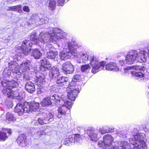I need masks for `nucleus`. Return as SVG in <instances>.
<instances>
[{
  "label": "nucleus",
  "mask_w": 149,
  "mask_h": 149,
  "mask_svg": "<svg viewBox=\"0 0 149 149\" xmlns=\"http://www.w3.org/2000/svg\"><path fill=\"white\" fill-rule=\"evenodd\" d=\"M143 134H139L135 135L133 138L130 139L129 141L132 146L125 141L119 142L118 145L122 149H146L147 145L143 139Z\"/></svg>",
  "instance_id": "nucleus-1"
},
{
  "label": "nucleus",
  "mask_w": 149,
  "mask_h": 149,
  "mask_svg": "<svg viewBox=\"0 0 149 149\" xmlns=\"http://www.w3.org/2000/svg\"><path fill=\"white\" fill-rule=\"evenodd\" d=\"M87 60L90 61V63L92 67V72L94 74L103 69L105 65L104 62H98L96 58L92 54L88 56L86 53L81 52L77 57V61L79 63H85Z\"/></svg>",
  "instance_id": "nucleus-2"
},
{
  "label": "nucleus",
  "mask_w": 149,
  "mask_h": 149,
  "mask_svg": "<svg viewBox=\"0 0 149 149\" xmlns=\"http://www.w3.org/2000/svg\"><path fill=\"white\" fill-rule=\"evenodd\" d=\"M2 84L3 87L2 91L3 94L10 98H15L18 99L19 97V93L17 91H11V89L18 85V83L14 81L2 82Z\"/></svg>",
  "instance_id": "nucleus-3"
},
{
  "label": "nucleus",
  "mask_w": 149,
  "mask_h": 149,
  "mask_svg": "<svg viewBox=\"0 0 149 149\" xmlns=\"http://www.w3.org/2000/svg\"><path fill=\"white\" fill-rule=\"evenodd\" d=\"M52 33V31L48 32L47 33L42 32L39 34L38 39L36 34H31L30 36V39L31 40L33 41V43L36 44H38L39 41L42 43L45 44L48 42L50 40L52 41V38L51 37Z\"/></svg>",
  "instance_id": "nucleus-4"
},
{
  "label": "nucleus",
  "mask_w": 149,
  "mask_h": 149,
  "mask_svg": "<svg viewBox=\"0 0 149 149\" xmlns=\"http://www.w3.org/2000/svg\"><path fill=\"white\" fill-rule=\"evenodd\" d=\"M77 86L74 85H72V83L70 84L69 86L67 89V95L68 98L66 100L69 101V100L71 101H74L77 97V95L79 93V89L76 88Z\"/></svg>",
  "instance_id": "nucleus-5"
},
{
  "label": "nucleus",
  "mask_w": 149,
  "mask_h": 149,
  "mask_svg": "<svg viewBox=\"0 0 149 149\" xmlns=\"http://www.w3.org/2000/svg\"><path fill=\"white\" fill-rule=\"evenodd\" d=\"M103 142L100 141L98 142V145L104 149H107L112 144L113 139L112 136L110 134L105 135L103 136Z\"/></svg>",
  "instance_id": "nucleus-6"
},
{
  "label": "nucleus",
  "mask_w": 149,
  "mask_h": 149,
  "mask_svg": "<svg viewBox=\"0 0 149 149\" xmlns=\"http://www.w3.org/2000/svg\"><path fill=\"white\" fill-rule=\"evenodd\" d=\"M138 54L137 52L135 50H132L129 52L126 56L125 62L129 64H133L137 59Z\"/></svg>",
  "instance_id": "nucleus-7"
},
{
  "label": "nucleus",
  "mask_w": 149,
  "mask_h": 149,
  "mask_svg": "<svg viewBox=\"0 0 149 149\" xmlns=\"http://www.w3.org/2000/svg\"><path fill=\"white\" fill-rule=\"evenodd\" d=\"M64 104L60 108L58 109V114L57 117L58 118L61 117L59 116V114L61 115H65L66 114V112L68 109H70L72 107V103L71 102L67 100L66 101H64Z\"/></svg>",
  "instance_id": "nucleus-8"
},
{
  "label": "nucleus",
  "mask_w": 149,
  "mask_h": 149,
  "mask_svg": "<svg viewBox=\"0 0 149 149\" xmlns=\"http://www.w3.org/2000/svg\"><path fill=\"white\" fill-rule=\"evenodd\" d=\"M61 69L65 74H72L74 71V66L70 62L67 61L63 64Z\"/></svg>",
  "instance_id": "nucleus-9"
},
{
  "label": "nucleus",
  "mask_w": 149,
  "mask_h": 149,
  "mask_svg": "<svg viewBox=\"0 0 149 149\" xmlns=\"http://www.w3.org/2000/svg\"><path fill=\"white\" fill-rule=\"evenodd\" d=\"M52 31L53 32H52L51 37V38H52V42L53 40L56 41L57 39L64 38L65 37L66 34L65 33L60 32L59 30L57 29L54 30L52 29Z\"/></svg>",
  "instance_id": "nucleus-10"
},
{
  "label": "nucleus",
  "mask_w": 149,
  "mask_h": 149,
  "mask_svg": "<svg viewBox=\"0 0 149 149\" xmlns=\"http://www.w3.org/2000/svg\"><path fill=\"white\" fill-rule=\"evenodd\" d=\"M31 45V42L29 40H25L23 42L21 49L24 55H27L30 52Z\"/></svg>",
  "instance_id": "nucleus-11"
},
{
  "label": "nucleus",
  "mask_w": 149,
  "mask_h": 149,
  "mask_svg": "<svg viewBox=\"0 0 149 149\" xmlns=\"http://www.w3.org/2000/svg\"><path fill=\"white\" fill-rule=\"evenodd\" d=\"M53 48L52 47L51 45L48 44L45 47V49L49 51L47 52V57L50 59H53L55 58L56 56L58 54V52H57L54 51L52 50Z\"/></svg>",
  "instance_id": "nucleus-12"
},
{
  "label": "nucleus",
  "mask_w": 149,
  "mask_h": 149,
  "mask_svg": "<svg viewBox=\"0 0 149 149\" xmlns=\"http://www.w3.org/2000/svg\"><path fill=\"white\" fill-rule=\"evenodd\" d=\"M41 65L40 70L42 71H45L52 69L51 65L47 60L44 58L40 61Z\"/></svg>",
  "instance_id": "nucleus-13"
},
{
  "label": "nucleus",
  "mask_w": 149,
  "mask_h": 149,
  "mask_svg": "<svg viewBox=\"0 0 149 149\" xmlns=\"http://www.w3.org/2000/svg\"><path fill=\"white\" fill-rule=\"evenodd\" d=\"M32 67L31 63L29 61L23 62L19 67L20 70L23 72L30 70Z\"/></svg>",
  "instance_id": "nucleus-14"
},
{
  "label": "nucleus",
  "mask_w": 149,
  "mask_h": 149,
  "mask_svg": "<svg viewBox=\"0 0 149 149\" xmlns=\"http://www.w3.org/2000/svg\"><path fill=\"white\" fill-rule=\"evenodd\" d=\"M17 63L15 61H11L8 63L9 68L12 72L20 75L21 72H20L19 71L17 70Z\"/></svg>",
  "instance_id": "nucleus-15"
},
{
  "label": "nucleus",
  "mask_w": 149,
  "mask_h": 149,
  "mask_svg": "<svg viewBox=\"0 0 149 149\" xmlns=\"http://www.w3.org/2000/svg\"><path fill=\"white\" fill-rule=\"evenodd\" d=\"M105 69L107 70L111 71L113 70L117 71L119 70V68L116 65V63H115L111 62L106 65Z\"/></svg>",
  "instance_id": "nucleus-16"
},
{
  "label": "nucleus",
  "mask_w": 149,
  "mask_h": 149,
  "mask_svg": "<svg viewBox=\"0 0 149 149\" xmlns=\"http://www.w3.org/2000/svg\"><path fill=\"white\" fill-rule=\"evenodd\" d=\"M137 60L138 62L141 63L145 62L147 61L146 52L144 51H141L138 54Z\"/></svg>",
  "instance_id": "nucleus-17"
},
{
  "label": "nucleus",
  "mask_w": 149,
  "mask_h": 149,
  "mask_svg": "<svg viewBox=\"0 0 149 149\" xmlns=\"http://www.w3.org/2000/svg\"><path fill=\"white\" fill-rule=\"evenodd\" d=\"M25 89L29 92L32 93L35 90V88L33 83L31 81L27 82L25 85Z\"/></svg>",
  "instance_id": "nucleus-18"
},
{
  "label": "nucleus",
  "mask_w": 149,
  "mask_h": 149,
  "mask_svg": "<svg viewBox=\"0 0 149 149\" xmlns=\"http://www.w3.org/2000/svg\"><path fill=\"white\" fill-rule=\"evenodd\" d=\"M65 49L60 52V56L61 60L65 61L67 59H69L71 57V53L68 51L65 52Z\"/></svg>",
  "instance_id": "nucleus-19"
},
{
  "label": "nucleus",
  "mask_w": 149,
  "mask_h": 149,
  "mask_svg": "<svg viewBox=\"0 0 149 149\" xmlns=\"http://www.w3.org/2000/svg\"><path fill=\"white\" fill-rule=\"evenodd\" d=\"M26 136L24 134L19 135L17 139V142L18 144L20 146L23 147L26 145L25 140Z\"/></svg>",
  "instance_id": "nucleus-20"
},
{
  "label": "nucleus",
  "mask_w": 149,
  "mask_h": 149,
  "mask_svg": "<svg viewBox=\"0 0 149 149\" xmlns=\"http://www.w3.org/2000/svg\"><path fill=\"white\" fill-rule=\"evenodd\" d=\"M97 132L95 130H89L87 131L88 134L92 140L96 141L98 140Z\"/></svg>",
  "instance_id": "nucleus-21"
},
{
  "label": "nucleus",
  "mask_w": 149,
  "mask_h": 149,
  "mask_svg": "<svg viewBox=\"0 0 149 149\" xmlns=\"http://www.w3.org/2000/svg\"><path fill=\"white\" fill-rule=\"evenodd\" d=\"M51 99L57 102H64V101H66L67 100L66 98L64 97V95H61V97H60L58 95L56 94L53 95Z\"/></svg>",
  "instance_id": "nucleus-22"
},
{
  "label": "nucleus",
  "mask_w": 149,
  "mask_h": 149,
  "mask_svg": "<svg viewBox=\"0 0 149 149\" xmlns=\"http://www.w3.org/2000/svg\"><path fill=\"white\" fill-rule=\"evenodd\" d=\"M68 79L66 77H59L56 81L57 86H62L65 85L67 82H68Z\"/></svg>",
  "instance_id": "nucleus-23"
},
{
  "label": "nucleus",
  "mask_w": 149,
  "mask_h": 149,
  "mask_svg": "<svg viewBox=\"0 0 149 149\" xmlns=\"http://www.w3.org/2000/svg\"><path fill=\"white\" fill-rule=\"evenodd\" d=\"M37 84L39 86H42L45 84V80L43 76L37 75L36 79Z\"/></svg>",
  "instance_id": "nucleus-24"
},
{
  "label": "nucleus",
  "mask_w": 149,
  "mask_h": 149,
  "mask_svg": "<svg viewBox=\"0 0 149 149\" xmlns=\"http://www.w3.org/2000/svg\"><path fill=\"white\" fill-rule=\"evenodd\" d=\"M59 72L58 69L57 68H53L52 69L49 73V76L52 78L56 77L59 76Z\"/></svg>",
  "instance_id": "nucleus-25"
},
{
  "label": "nucleus",
  "mask_w": 149,
  "mask_h": 149,
  "mask_svg": "<svg viewBox=\"0 0 149 149\" xmlns=\"http://www.w3.org/2000/svg\"><path fill=\"white\" fill-rule=\"evenodd\" d=\"M23 105L20 104H18L16 105L15 109V111L19 115L21 116L23 114Z\"/></svg>",
  "instance_id": "nucleus-26"
},
{
  "label": "nucleus",
  "mask_w": 149,
  "mask_h": 149,
  "mask_svg": "<svg viewBox=\"0 0 149 149\" xmlns=\"http://www.w3.org/2000/svg\"><path fill=\"white\" fill-rule=\"evenodd\" d=\"M7 10L9 11H17L19 13H21L22 12V10L21 6L19 5L9 7Z\"/></svg>",
  "instance_id": "nucleus-27"
},
{
  "label": "nucleus",
  "mask_w": 149,
  "mask_h": 149,
  "mask_svg": "<svg viewBox=\"0 0 149 149\" xmlns=\"http://www.w3.org/2000/svg\"><path fill=\"white\" fill-rule=\"evenodd\" d=\"M73 45H70L69 44L68 45V50L71 53V55L72 54L74 56H76L77 57L79 56L78 55L77 52V49L75 48H74Z\"/></svg>",
  "instance_id": "nucleus-28"
},
{
  "label": "nucleus",
  "mask_w": 149,
  "mask_h": 149,
  "mask_svg": "<svg viewBox=\"0 0 149 149\" xmlns=\"http://www.w3.org/2000/svg\"><path fill=\"white\" fill-rule=\"evenodd\" d=\"M30 106V104H29L27 102L24 103L23 105V114L24 113H28L31 111Z\"/></svg>",
  "instance_id": "nucleus-29"
},
{
  "label": "nucleus",
  "mask_w": 149,
  "mask_h": 149,
  "mask_svg": "<svg viewBox=\"0 0 149 149\" xmlns=\"http://www.w3.org/2000/svg\"><path fill=\"white\" fill-rule=\"evenodd\" d=\"M32 55L35 59L39 58L42 55V54L40 51L38 49H35L33 50L32 53Z\"/></svg>",
  "instance_id": "nucleus-30"
},
{
  "label": "nucleus",
  "mask_w": 149,
  "mask_h": 149,
  "mask_svg": "<svg viewBox=\"0 0 149 149\" xmlns=\"http://www.w3.org/2000/svg\"><path fill=\"white\" fill-rule=\"evenodd\" d=\"M132 75L135 79H138L143 77V74L141 72H137L134 71L132 72Z\"/></svg>",
  "instance_id": "nucleus-31"
},
{
  "label": "nucleus",
  "mask_w": 149,
  "mask_h": 149,
  "mask_svg": "<svg viewBox=\"0 0 149 149\" xmlns=\"http://www.w3.org/2000/svg\"><path fill=\"white\" fill-rule=\"evenodd\" d=\"M41 104L43 106H47L51 105L52 102L50 98L47 97L44 98L42 101Z\"/></svg>",
  "instance_id": "nucleus-32"
},
{
  "label": "nucleus",
  "mask_w": 149,
  "mask_h": 149,
  "mask_svg": "<svg viewBox=\"0 0 149 149\" xmlns=\"http://www.w3.org/2000/svg\"><path fill=\"white\" fill-rule=\"evenodd\" d=\"M31 111H36L38 109L39 104L38 102H32L30 104Z\"/></svg>",
  "instance_id": "nucleus-33"
},
{
  "label": "nucleus",
  "mask_w": 149,
  "mask_h": 149,
  "mask_svg": "<svg viewBox=\"0 0 149 149\" xmlns=\"http://www.w3.org/2000/svg\"><path fill=\"white\" fill-rule=\"evenodd\" d=\"M39 19V17L38 15L33 14L31 17L30 21L32 24H35L36 25L38 26V24H37L36 22H38Z\"/></svg>",
  "instance_id": "nucleus-34"
},
{
  "label": "nucleus",
  "mask_w": 149,
  "mask_h": 149,
  "mask_svg": "<svg viewBox=\"0 0 149 149\" xmlns=\"http://www.w3.org/2000/svg\"><path fill=\"white\" fill-rule=\"evenodd\" d=\"M48 20V18L46 16H43L41 18L39 17L38 22H36L37 24L38 25L43 24L46 23L47 22Z\"/></svg>",
  "instance_id": "nucleus-35"
},
{
  "label": "nucleus",
  "mask_w": 149,
  "mask_h": 149,
  "mask_svg": "<svg viewBox=\"0 0 149 149\" xmlns=\"http://www.w3.org/2000/svg\"><path fill=\"white\" fill-rule=\"evenodd\" d=\"M48 120H49V118H46V117H45L44 115L43 118H39L38 119V121L40 124L43 125L48 123H49Z\"/></svg>",
  "instance_id": "nucleus-36"
},
{
  "label": "nucleus",
  "mask_w": 149,
  "mask_h": 149,
  "mask_svg": "<svg viewBox=\"0 0 149 149\" xmlns=\"http://www.w3.org/2000/svg\"><path fill=\"white\" fill-rule=\"evenodd\" d=\"M74 141V139L72 136L66 138L64 141V143L65 145H68L70 143H73Z\"/></svg>",
  "instance_id": "nucleus-37"
},
{
  "label": "nucleus",
  "mask_w": 149,
  "mask_h": 149,
  "mask_svg": "<svg viewBox=\"0 0 149 149\" xmlns=\"http://www.w3.org/2000/svg\"><path fill=\"white\" fill-rule=\"evenodd\" d=\"M49 4V8L51 10H53L56 7V2L54 0H50Z\"/></svg>",
  "instance_id": "nucleus-38"
},
{
  "label": "nucleus",
  "mask_w": 149,
  "mask_h": 149,
  "mask_svg": "<svg viewBox=\"0 0 149 149\" xmlns=\"http://www.w3.org/2000/svg\"><path fill=\"white\" fill-rule=\"evenodd\" d=\"M141 66H129L127 67L126 68H125L124 69V72H125L126 73L129 70L131 69H134L136 70H141Z\"/></svg>",
  "instance_id": "nucleus-39"
},
{
  "label": "nucleus",
  "mask_w": 149,
  "mask_h": 149,
  "mask_svg": "<svg viewBox=\"0 0 149 149\" xmlns=\"http://www.w3.org/2000/svg\"><path fill=\"white\" fill-rule=\"evenodd\" d=\"M6 118L7 120L10 121H14L16 120V118L14 116L13 114L10 112L7 113Z\"/></svg>",
  "instance_id": "nucleus-40"
},
{
  "label": "nucleus",
  "mask_w": 149,
  "mask_h": 149,
  "mask_svg": "<svg viewBox=\"0 0 149 149\" xmlns=\"http://www.w3.org/2000/svg\"><path fill=\"white\" fill-rule=\"evenodd\" d=\"M91 67L88 64H86L81 66L80 70L81 72H84L87 71Z\"/></svg>",
  "instance_id": "nucleus-41"
},
{
  "label": "nucleus",
  "mask_w": 149,
  "mask_h": 149,
  "mask_svg": "<svg viewBox=\"0 0 149 149\" xmlns=\"http://www.w3.org/2000/svg\"><path fill=\"white\" fill-rule=\"evenodd\" d=\"M8 138V136L6 133L0 132V141H4Z\"/></svg>",
  "instance_id": "nucleus-42"
},
{
  "label": "nucleus",
  "mask_w": 149,
  "mask_h": 149,
  "mask_svg": "<svg viewBox=\"0 0 149 149\" xmlns=\"http://www.w3.org/2000/svg\"><path fill=\"white\" fill-rule=\"evenodd\" d=\"M80 76L78 75H76L73 77V78L72 79V81L71 82L70 84L72 83V85L73 84L74 82H77L80 79Z\"/></svg>",
  "instance_id": "nucleus-43"
},
{
  "label": "nucleus",
  "mask_w": 149,
  "mask_h": 149,
  "mask_svg": "<svg viewBox=\"0 0 149 149\" xmlns=\"http://www.w3.org/2000/svg\"><path fill=\"white\" fill-rule=\"evenodd\" d=\"M73 138L74 139V141H75L77 142L79 141L81 139L80 135L79 134L75 135L74 137Z\"/></svg>",
  "instance_id": "nucleus-44"
},
{
  "label": "nucleus",
  "mask_w": 149,
  "mask_h": 149,
  "mask_svg": "<svg viewBox=\"0 0 149 149\" xmlns=\"http://www.w3.org/2000/svg\"><path fill=\"white\" fill-rule=\"evenodd\" d=\"M99 132L101 134H104L108 132V130L104 128L101 127L99 129Z\"/></svg>",
  "instance_id": "nucleus-45"
},
{
  "label": "nucleus",
  "mask_w": 149,
  "mask_h": 149,
  "mask_svg": "<svg viewBox=\"0 0 149 149\" xmlns=\"http://www.w3.org/2000/svg\"><path fill=\"white\" fill-rule=\"evenodd\" d=\"M45 117H46V118H49V120H48V121L50 120V121H51L50 120L51 119H52L54 117L53 115L51 113H49L48 114H46L45 115Z\"/></svg>",
  "instance_id": "nucleus-46"
},
{
  "label": "nucleus",
  "mask_w": 149,
  "mask_h": 149,
  "mask_svg": "<svg viewBox=\"0 0 149 149\" xmlns=\"http://www.w3.org/2000/svg\"><path fill=\"white\" fill-rule=\"evenodd\" d=\"M3 74H4V76L6 77V75H10L11 74V72L10 71L6 69L4 70Z\"/></svg>",
  "instance_id": "nucleus-47"
},
{
  "label": "nucleus",
  "mask_w": 149,
  "mask_h": 149,
  "mask_svg": "<svg viewBox=\"0 0 149 149\" xmlns=\"http://www.w3.org/2000/svg\"><path fill=\"white\" fill-rule=\"evenodd\" d=\"M43 132L42 131L40 130L37 132L36 134H35V137L36 138H39L43 134Z\"/></svg>",
  "instance_id": "nucleus-48"
},
{
  "label": "nucleus",
  "mask_w": 149,
  "mask_h": 149,
  "mask_svg": "<svg viewBox=\"0 0 149 149\" xmlns=\"http://www.w3.org/2000/svg\"><path fill=\"white\" fill-rule=\"evenodd\" d=\"M23 10L24 11L27 13L29 12L30 11L29 7L26 6H25L23 7Z\"/></svg>",
  "instance_id": "nucleus-49"
},
{
  "label": "nucleus",
  "mask_w": 149,
  "mask_h": 149,
  "mask_svg": "<svg viewBox=\"0 0 149 149\" xmlns=\"http://www.w3.org/2000/svg\"><path fill=\"white\" fill-rule=\"evenodd\" d=\"M65 2L64 0H58V4L60 6H62Z\"/></svg>",
  "instance_id": "nucleus-50"
},
{
  "label": "nucleus",
  "mask_w": 149,
  "mask_h": 149,
  "mask_svg": "<svg viewBox=\"0 0 149 149\" xmlns=\"http://www.w3.org/2000/svg\"><path fill=\"white\" fill-rule=\"evenodd\" d=\"M29 79L30 78L29 75H24L23 77V79L24 81L29 80Z\"/></svg>",
  "instance_id": "nucleus-51"
},
{
  "label": "nucleus",
  "mask_w": 149,
  "mask_h": 149,
  "mask_svg": "<svg viewBox=\"0 0 149 149\" xmlns=\"http://www.w3.org/2000/svg\"><path fill=\"white\" fill-rule=\"evenodd\" d=\"M109 149H119L118 147L116 146H112Z\"/></svg>",
  "instance_id": "nucleus-52"
},
{
  "label": "nucleus",
  "mask_w": 149,
  "mask_h": 149,
  "mask_svg": "<svg viewBox=\"0 0 149 149\" xmlns=\"http://www.w3.org/2000/svg\"><path fill=\"white\" fill-rule=\"evenodd\" d=\"M114 131V129L112 128H109V130H108V132H113Z\"/></svg>",
  "instance_id": "nucleus-53"
},
{
  "label": "nucleus",
  "mask_w": 149,
  "mask_h": 149,
  "mask_svg": "<svg viewBox=\"0 0 149 149\" xmlns=\"http://www.w3.org/2000/svg\"><path fill=\"white\" fill-rule=\"evenodd\" d=\"M7 132L9 134H10L11 133V130L10 129L8 130H7Z\"/></svg>",
  "instance_id": "nucleus-54"
},
{
  "label": "nucleus",
  "mask_w": 149,
  "mask_h": 149,
  "mask_svg": "<svg viewBox=\"0 0 149 149\" xmlns=\"http://www.w3.org/2000/svg\"><path fill=\"white\" fill-rule=\"evenodd\" d=\"M120 63L121 65H123L124 64L123 61H120Z\"/></svg>",
  "instance_id": "nucleus-55"
},
{
  "label": "nucleus",
  "mask_w": 149,
  "mask_h": 149,
  "mask_svg": "<svg viewBox=\"0 0 149 149\" xmlns=\"http://www.w3.org/2000/svg\"><path fill=\"white\" fill-rule=\"evenodd\" d=\"M148 56L149 58V49H148Z\"/></svg>",
  "instance_id": "nucleus-56"
},
{
  "label": "nucleus",
  "mask_w": 149,
  "mask_h": 149,
  "mask_svg": "<svg viewBox=\"0 0 149 149\" xmlns=\"http://www.w3.org/2000/svg\"><path fill=\"white\" fill-rule=\"evenodd\" d=\"M116 134H119V132L118 131L117 132Z\"/></svg>",
  "instance_id": "nucleus-57"
}]
</instances>
